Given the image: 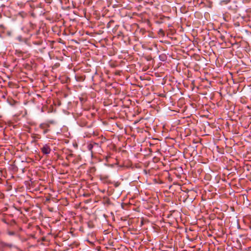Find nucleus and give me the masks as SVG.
<instances>
[{
  "instance_id": "f257e3e1",
  "label": "nucleus",
  "mask_w": 251,
  "mask_h": 251,
  "mask_svg": "<svg viewBox=\"0 0 251 251\" xmlns=\"http://www.w3.org/2000/svg\"><path fill=\"white\" fill-rule=\"evenodd\" d=\"M100 179L103 183H112L111 180L109 178L108 176L106 175H102L100 176Z\"/></svg>"
},
{
  "instance_id": "f03ea898",
  "label": "nucleus",
  "mask_w": 251,
  "mask_h": 251,
  "mask_svg": "<svg viewBox=\"0 0 251 251\" xmlns=\"http://www.w3.org/2000/svg\"><path fill=\"white\" fill-rule=\"evenodd\" d=\"M41 149H42V152L44 154H48L50 153V149L47 145L44 146Z\"/></svg>"
},
{
  "instance_id": "7ed1b4c3",
  "label": "nucleus",
  "mask_w": 251,
  "mask_h": 251,
  "mask_svg": "<svg viewBox=\"0 0 251 251\" xmlns=\"http://www.w3.org/2000/svg\"><path fill=\"white\" fill-rule=\"evenodd\" d=\"M174 177H175L174 175H173V176H172L171 174H168L167 178H168L169 181H170V182L173 181L174 180Z\"/></svg>"
},
{
  "instance_id": "20e7f679",
  "label": "nucleus",
  "mask_w": 251,
  "mask_h": 251,
  "mask_svg": "<svg viewBox=\"0 0 251 251\" xmlns=\"http://www.w3.org/2000/svg\"><path fill=\"white\" fill-rule=\"evenodd\" d=\"M174 175L175 177L178 178V179H180L181 178V176L179 174H173Z\"/></svg>"
},
{
  "instance_id": "39448f33",
  "label": "nucleus",
  "mask_w": 251,
  "mask_h": 251,
  "mask_svg": "<svg viewBox=\"0 0 251 251\" xmlns=\"http://www.w3.org/2000/svg\"><path fill=\"white\" fill-rule=\"evenodd\" d=\"M205 178H207L208 179H210V175L209 174H206Z\"/></svg>"
},
{
  "instance_id": "423d86ee",
  "label": "nucleus",
  "mask_w": 251,
  "mask_h": 251,
  "mask_svg": "<svg viewBox=\"0 0 251 251\" xmlns=\"http://www.w3.org/2000/svg\"><path fill=\"white\" fill-rule=\"evenodd\" d=\"M45 126L44 125H43V124H41L40 125V127L42 128V129H44L45 128Z\"/></svg>"
},
{
  "instance_id": "0eeeda50",
  "label": "nucleus",
  "mask_w": 251,
  "mask_h": 251,
  "mask_svg": "<svg viewBox=\"0 0 251 251\" xmlns=\"http://www.w3.org/2000/svg\"><path fill=\"white\" fill-rule=\"evenodd\" d=\"M49 131V130L48 129H44L43 133L44 134H46Z\"/></svg>"
},
{
  "instance_id": "6e6552de",
  "label": "nucleus",
  "mask_w": 251,
  "mask_h": 251,
  "mask_svg": "<svg viewBox=\"0 0 251 251\" xmlns=\"http://www.w3.org/2000/svg\"><path fill=\"white\" fill-rule=\"evenodd\" d=\"M159 33H162V34H164V31L162 29H160L159 31Z\"/></svg>"
},
{
  "instance_id": "1a4fd4ad",
  "label": "nucleus",
  "mask_w": 251,
  "mask_h": 251,
  "mask_svg": "<svg viewBox=\"0 0 251 251\" xmlns=\"http://www.w3.org/2000/svg\"><path fill=\"white\" fill-rule=\"evenodd\" d=\"M9 234L10 235H14V232H9Z\"/></svg>"
}]
</instances>
